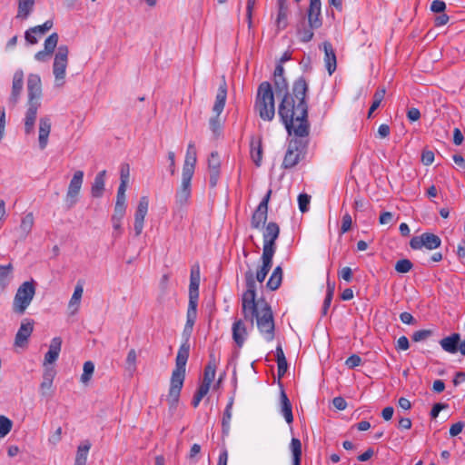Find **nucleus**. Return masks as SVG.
I'll use <instances>...</instances> for the list:
<instances>
[{"label": "nucleus", "instance_id": "obj_29", "mask_svg": "<svg viewBox=\"0 0 465 465\" xmlns=\"http://www.w3.org/2000/svg\"><path fill=\"white\" fill-rule=\"evenodd\" d=\"M280 411L288 424L292 423L293 414L292 403L287 394L285 393L284 390L282 389L281 390L280 393Z\"/></svg>", "mask_w": 465, "mask_h": 465}, {"label": "nucleus", "instance_id": "obj_33", "mask_svg": "<svg viewBox=\"0 0 465 465\" xmlns=\"http://www.w3.org/2000/svg\"><path fill=\"white\" fill-rule=\"evenodd\" d=\"M35 0H17V14L15 18L26 20L32 14Z\"/></svg>", "mask_w": 465, "mask_h": 465}, {"label": "nucleus", "instance_id": "obj_64", "mask_svg": "<svg viewBox=\"0 0 465 465\" xmlns=\"http://www.w3.org/2000/svg\"><path fill=\"white\" fill-rule=\"evenodd\" d=\"M450 20V16L444 13H440V15L435 17L434 25L435 26H442L445 25Z\"/></svg>", "mask_w": 465, "mask_h": 465}, {"label": "nucleus", "instance_id": "obj_34", "mask_svg": "<svg viewBox=\"0 0 465 465\" xmlns=\"http://www.w3.org/2000/svg\"><path fill=\"white\" fill-rule=\"evenodd\" d=\"M288 0H277L278 5V16H277V26L281 29H284L287 26V18L289 14Z\"/></svg>", "mask_w": 465, "mask_h": 465}, {"label": "nucleus", "instance_id": "obj_4", "mask_svg": "<svg viewBox=\"0 0 465 465\" xmlns=\"http://www.w3.org/2000/svg\"><path fill=\"white\" fill-rule=\"evenodd\" d=\"M27 110L25 117V132L26 134H32L35 128V123L37 116L38 108L41 105L40 98L42 96L41 78L38 74H30L27 77Z\"/></svg>", "mask_w": 465, "mask_h": 465}, {"label": "nucleus", "instance_id": "obj_45", "mask_svg": "<svg viewBox=\"0 0 465 465\" xmlns=\"http://www.w3.org/2000/svg\"><path fill=\"white\" fill-rule=\"evenodd\" d=\"M136 360H137V354L134 349H131L128 351L127 357H126V370L130 371L131 373L134 372L136 370Z\"/></svg>", "mask_w": 465, "mask_h": 465}, {"label": "nucleus", "instance_id": "obj_55", "mask_svg": "<svg viewBox=\"0 0 465 465\" xmlns=\"http://www.w3.org/2000/svg\"><path fill=\"white\" fill-rule=\"evenodd\" d=\"M361 363V359L360 356H358L356 354H352L345 361V364L349 369H353V368L359 366Z\"/></svg>", "mask_w": 465, "mask_h": 465}, {"label": "nucleus", "instance_id": "obj_48", "mask_svg": "<svg viewBox=\"0 0 465 465\" xmlns=\"http://www.w3.org/2000/svg\"><path fill=\"white\" fill-rule=\"evenodd\" d=\"M311 197L306 193H301L298 196L299 209L302 213H306L309 209Z\"/></svg>", "mask_w": 465, "mask_h": 465}, {"label": "nucleus", "instance_id": "obj_56", "mask_svg": "<svg viewBox=\"0 0 465 465\" xmlns=\"http://www.w3.org/2000/svg\"><path fill=\"white\" fill-rule=\"evenodd\" d=\"M126 211L125 204H116L114 206V212L112 216V219H123Z\"/></svg>", "mask_w": 465, "mask_h": 465}, {"label": "nucleus", "instance_id": "obj_59", "mask_svg": "<svg viewBox=\"0 0 465 465\" xmlns=\"http://www.w3.org/2000/svg\"><path fill=\"white\" fill-rule=\"evenodd\" d=\"M62 439V428L58 427L55 431L48 438V442L56 445Z\"/></svg>", "mask_w": 465, "mask_h": 465}, {"label": "nucleus", "instance_id": "obj_38", "mask_svg": "<svg viewBox=\"0 0 465 465\" xmlns=\"http://www.w3.org/2000/svg\"><path fill=\"white\" fill-rule=\"evenodd\" d=\"M233 405V399H230L223 415L222 430L223 435H228L230 432V423L232 420V410Z\"/></svg>", "mask_w": 465, "mask_h": 465}, {"label": "nucleus", "instance_id": "obj_25", "mask_svg": "<svg viewBox=\"0 0 465 465\" xmlns=\"http://www.w3.org/2000/svg\"><path fill=\"white\" fill-rule=\"evenodd\" d=\"M51 132V120L45 116L40 118L38 131V143L41 150L46 148L48 144V137Z\"/></svg>", "mask_w": 465, "mask_h": 465}, {"label": "nucleus", "instance_id": "obj_47", "mask_svg": "<svg viewBox=\"0 0 465 465\" xmlns=\"http://www.w3.org/2000/svg\"><path fill=\"white\" fill-rule=\"evenodd\" d=\"M315 28H312L310 25L309 27H304V28H302V29H298V35H299V38L302 42H304V43H307V42H310L314 34H313V30Z\"/></svg>", "mask_w": 465, "mask_h": 465}, {"label": "nucleus", "instance_id": "obj_63", "mask_svg": "<svg viewBox=\"0 0 465 465\" xmlns=\"http://www.w3.org/2000/svg\"><path fill=\"white\" fill-rule=\"evenodd\" d=\"M332 404L339 411H343L347 407L346 401L342 397H340V396L339 397H335L332 400Z\"/></svg>", "mask_w": 465, "mask_h": 465}, {"label": "nucleus", "instance_id": "obj_50", "mask_svg": "<svg viewBox=\"0 0 465 465\" xmlns=\"http://www.w3.org/2000/svg\"><path fill=\"white\" fill-rule=\"evenodd\" d=\"M430 9L433 13H444L446 10V4L442 0H434L431 2Z\"/></svg>", "mask_w": 465, "mask_h": 465}, {"label": "nucleus", "instance_id": "obj_7", "mask_svg": "<svg viewBox=\"0 0 465 465\" xmlns=\"http://www.w3.org/2000/svg\"><path fill=\"white\" fill-rule=\"evenodd\" d=\"M36 291L34 280L24 282L17 289L13 301V312L22 315L31 304Z\"/></svg>", "mask_w": 465, "mask_h": 465}, {"label": "nucleus", "instance_id": "obj_20", "mask_svg": "<svg viewBox=\"0 0 465 465\" xmlns=\"http://www.w3.org/2000/svg\"><path fill=\"white\" fill-rule=\"evenodd\" d=\"M221 160L217 152H213L208 158V170L210 175V186L215 187L217 185L220 176Z\"/></svg>", "mask_w": 465, "mask_h": 465}, {"label": "nucleus", "instance_id": "obj_53", "mask_svg": "<svg viewBox=\"0 0 465 465\" xmlns=\"http://www.w3.org/2000/svg\"><path fill=\"white\" fill-rule=\"evenodd\" d=\"M53 387V382L49 381L43 380L40 384V393L44 397H47L51 395V389Z\"/></svg>", "mask_w": 465, "mask_h": 465}, {"label": "nucleus", "instance_id": "obj_32", "mask_svg": "<svg viewBox=\"0 0 465 465\" xmlns=\"http://www.w3.org/2000/svg\"><path fill=\"white\" fill-rule=\"evenodd\" d=\"M106 171L103 170L99 172L94 177V183L91 187L92 196L94 198H100L104 191Z\"/></svg>", "mask_w": 465, "mask_h": 465}, {"label": "nucleus", "instance_id": "obj_61", "mask_svg": "<svg viewBox=\"0 0 465 465\" xmlns=\"http://www.w3.org/2000/svg\"><path fill=\"white\" fill-rule=\"evenodd\" d=\"M463 428H464V423L461 421L452 424L451 427L450 428V435L451 437H455V436L459 435L462 431Z\"/></svg>", "mask_w": 465, "mask_h": 465}, {"label": "nucleus", "instance_id": "obj_12", "mask_svg": "<svg viewBox=\"0 0 465 465\" xmlns=\"http://www.w3.org/2000/svg\"><path fill=\"white\" fill-rule=\"evenodd\" d=\"M440 238L430 232H424L419 236H414L410 242V246L414 250H420L425 247L428 250H434L440 246Z\"/></svg>", "mask_w": 465, "mask_h": 465}, {"label": "nucleus", "instance_id": "obj_23", "mask_svg": "<svg viewBox=\"0 0 465 465\" xmlns=\"http://www.w3.org/2000/svg\"><path fill=\"white\" fill-rule=\"evenodd\" d=\"M196 161V149L194 147V143L191 142L187 147L182 174L193 175Z\"/></svg>", "mask_w": 465, "mask_h": 465}, {"label": "nucleus", "instance_id": "obj_24", "mask_svg": "<svg viewBox=\"0 0 465 465\" xmlns=\"http://www.w3.org/2000/svg\"><path fill=\"white\" fill-rule=\"evenodd\" d=\"M262 136H252L250 141V154L254 164L259 167L262 161Z\"/></svg>", "mask_w": 465, "mask_h": 465}, {"label": "nucleus", "instance_id": "obj_18", "mask_svg": "<svg viewBox=\"0 0 465 465\" xmlns=\"http://www.w3.org/2000/svg\"><path fill=\"white\" fill-rule=\"evenodd\" d=\"M193 175L182 174L181 185L176 192L175 201L180 206H183L189 203L191 197V181Z\"/></svg>", "mask_w": 465, "mask_h": 465}, {"label": "nucleus", "instance_id": "obj_1", "mask_svg": "<svg viewBox=\"0 0 465 465\" xmlns=\"http://www.w3.org/2000/svg\"><path fill=\"white\" fill-rule=\"evenodd\" d=\"M273 257L262 254V264L254 276L249 270L244 273L246 291L242 297V312L246 321L253 324L256 322L260 333L267 341L274 339V320L270 305L262 301H255L256 282H262L272 266Z\"/></svg>", "mask_w": 465, "mask_h": 465}, {"label": "nucleus", "instance_id": "obj_22", "mask_svg": "<svg viewBox=\"0 0 465 465\" xmlns=\"http://www.w3.org/2000/svg\"><path fill=\"white\" fill-rule=\"evenodd\" d=\"M200 280H201L200 267L198 264H195L191 269L190 285H189V300L198 301Z\"/></svg>", "mask_w": 465, "mask_h": 465}, {"label": "nucleus", "instance_id": "obj_11", "mask_svg": "<svg viewBox=\"0 0 465 465\" xmlns=\"http://www.w3.org/2000/svg\"><path fill=\"white\" fill-rule=\"evenodd\" d=\"M272 190H269L267 193L264 195L255 211L253 212L251 218V226L253 229L260 230L262 229L268 216V204L271 198Z\"/></svg>", "mask_w": 465, "mask_h": 465}, {"label": "nucleus", "instance_id": "obj_39", "mask_svg": "<svg viewBox=\"0 0 465 465\" xmlns=\"http://www.w3.org/2000/svg\"><path fill=\"white\" fill-rule=\"evenodd\" d=\"M290 450L292 454V465H301L302 442L299 439L292 438L290 443Z\"/></svg>", "mask_w": 465, "mask_h": 465}, {"label": "nucleus", "instance_id": "obj_58", "mask_svg": "<svg viewBox=\"0 0 465 465\" xmlns=\"http://www.w3.org/2000/svg\"><path fill=\"white\" fill-rule=\"evenodd\" d=\"M338 276L347 282L352 280V271L350 267H343L338 273Z\"/></svg>", "mask_w": 465, "mask_h": 465}, {"label": "nucleus", "instance_id": "obj_5", "mask_svg": "<svg viewBox=\"0 0 465 465\" xmlns=\"http://www.w3.org/2000/svg\"><path fill=\"white\" fill-rule=\"evenodd\" d=\"M254 110L263 121H272L275 115L274 95L269 82H262L257 90Z\"/></svg>", "mask_w": 465, "mask_h": 465}, {"label": "nucleus", "instance_id": "obj_42", "mask_svg": "<svg viewBox=\"0 0 465 465\" xmlns=\"http://www.w3.org/2000/svg\"><path fill=\"white\" fill-rule=\"evenodd\" d=\"M94 372V364L91 361H87L84 363L83 373L81 375V381L84 384H87Z\"/></svg>", "mask_w": 465, "mask_h": 465}, {"label": "nucleus", "instance_id": "obj_28", "mask_svg": "<svg viewBox=\"0 0 465 465\" xmlns=\"http://www.w3.org/2000/svg\"><path fill=\"white\" fill-rule=\"evenodd\" d=\"M232 339L236 345L241 348L244 344L247 338V330L245 324L242 320H237L232 324Z\"/></svg>", "mask_w": 465, "mask_h": 465}, {"label": "nucleus", "instance_id": "obj_13", "mask_svg": "<svg viewBox=\"0 0 465 465\" xmlns=\"http://www.w3.org/2000/svg\"><path fill=\"white\" fill-rule=\"evenodd\" d=\"M84 172L76 171L70 181L68 190L66 193L65 203L67 204L68 209L72 208L76 203L77 196L82 188Z\"/></svg>", "mask_w": 465, "mask_h": 465}, {"label": "nucleus", "instance_id": "obj_62", "mask_svg": "<svg viewBox=\"0 0 465 465\" xmlns=\"http://www.w3.org/2000/svg\"><path fill=\"white\" fill-rule=\"evenodd\" d=\"M409 347H410V342L406 336H401L398 339L397 344H396L397 350L406 351L409 349Z\"/></svg>", "mask_w": 465, "mask_h": 465}, {"label": "nucleus", "instance_id": "obj_37", "mask_svg": "<svg viewBox=\"0 0 465 465\" xmlns=\"http://www.w3.org/2000/svg\"><path fill=\"white\" fill-rule=\"evenodd\" d=\"M83 292H84L83 282L79 281L74 287V293H73V295L69 301V304H68L69 309H73V312H75L78 310L80 302H81V299L83 296Z\"/></svg>", "mask_w": 465, "mask_h": 465}, {"label": "nucleus", "instance_id": "obj_52", "mask_svg": "<svg viewBox=\"0 0 465 465\" xmlns=\"http://www.w3.org/2000/svg\"><path fill=\"white\" fill-rule=\"evenodd\" d=\"M12 271V263H9L7 265H0V284H3L5 282V279L11 273Z\"/></svg>", "mask_w": 465, "mask_h": 465}, {"label": "nucleus", "instance_id": "obj_36", "mask_svg": "<svg viewBox=\"0 0 465 465\" xmlns=\"http://www.w3.org/2000/svg\"><path fill=\"white\" fill-rule=\"evenodd\" d=\"M217 368V361L213 353L210 354V360L205 366L203 381L212 384L214 380Z\"/></svg>", "mask_w": 465, "mask_h": 465}, {"label": "nucleus", "instance_id": "obj_57", "mask_svg": "<svg viewBox=\"0 0 465 465\" xmlns=\"http://www.w3.org/2000/svg\"><path fill=\"white\" fill-rule=\"evenodd\" d=\"M434 161V153L430 150H424L421 153V162L425 165H430Z\"/></svg>", "mask_w": 465, "mask_h": 465}, {"label": "nucleus", "instance_id": "obj_3", "mask_svg": "<svg viewBox=\"0 0 465 465\" xmlns=\"http://www.w3.org/2000/svg\"><path fill=\"white\" fill-rule=\"evenodd\" d=\"M197 305L198 301L189 300L186 323L183 332L184 341L182 342L176 355L175 368L172 372L170 388L166 398L171 411H174L177 408L181 391L183 386L186 363L190 353L189 337L193 331V328L197 318Z\"/></svg>", "mask_w": 465, "mask_h": 465}, {"label": "nucleus", "instance_id": "obj_10", "mask_svg": "<svg viewBox=\"0 0 465 465\" xmlns=\"http://www.w3.org/2000/svg\"><path fill=\"white\" fill-rule=\"evenodd\" d=\"M280 235V227L279 225L274 223L271 222L269 223L264 229L262 237H263V248H262V254L268 255V256H274V253L276 252V240L278 239Z\"/></svg>", "mask_w": 465, "mask_h": 465}, {"label": "nucleus", "instance_id": "obj_21", "mask_svg": "<svg viewBox=\"0 0 465 465\" xmlns=\"http://www.w3.org/2000/svg\"><path fill=\"white\" fill-rule=\"evenodd\" d=\"M460 334L454 332L450 336L444 337L440 341V345L443 351L448 353L455 354L460 352Z\"/></svg>", "mask_w": 465, "mask_h": 465}, {"label": "nucleus", "instance_id": "obj_26", "mask_svg": "<svg viewBox=\"0 0 465 465\" xmlns=\"http://www.w3.org/2000/svg\"><path fill=\"white\" fill-rule=\"evenodd\" d=\"M322 4L310 2L307 16L308 23L312 28H320L322 25L321 17Z\"/></svg>", "mask_w": 465, "mask_h": 465}, {"label": "nucleus", "instance_id": "obj_14", "mask_svg": "<svg viewBox=\"0 0 465 465\" xmlns=\"http://www.w3.org/2000/svg\"><path fill=\"white\" fill-rule=\"evenodd\" d=\"M35 322L31 319H24L21 325L15 334V346L20 348H26L28 344V339L33 333Z\"/></svg>", "mask_w": 465, "mask_h": 465}, {"label": "nucleus", "instance_id": "obj_19", "mask_svg": "<svg viewBox=\"0 0 465 465\" xmlns=\"http://www.w3.org/2000/svg\"><path fill=\"white\" fill-rule=\"evenodd\" d=\"M59 40V35L57 33L51 34L45 40V49L42 51L37 52L35 54V60L39 62H45L49 56L54 53Z\"/></svg>", "mask_w": 465, "mask_h": 465}, {"label": "nucleus", "instance_id": "obj_2", "mask_svg": "<svg viewBox=\"0 0 465 465\" xmlns=\"http://www.w3.org/2000/svg\"><path fill=\"white\" fill-rule=\"evenodd\" d=\"M308 89L305 78L299 77L294 81L291 94H285L279 104L278 114L289 134L309 136L310 123L306 102Z\"/></svg>", "mask_w": 465, "mask_h": 465}, {"label": "nucleus", "instance_id": "obj_17", "mask_svg": "<svg viewBox=\"0 0 465 465\" xmlns=\"http://www.w3.org/2000/svg\"><path fill=\"white\" fill-rule=\"evenodd\" d=\"M24 89V72L19 69L16 70L13 75L12 90L8 98V104L14 107L18 103L21 94Z\"/></svg>", "mask_w": 465, "mask_h": 465}, {"label": "nucleus", "instance_id": "obj_49", "mask_svg": "<svg viewBox=\"0 0 465 465\" xmlns=\"http://www.w3.org/2000/svg\"><path fill=\"white\" fill-rule=\"evenodd\" d=\"M432 331L430 330H420L412 334V340L416 342L422 341L430 337Z\"/></svg>", "mask_w": 465, "mask_h": 465}, {"label": "nucleus", "instance_id": "obj_27", "mask_svg": "<svg viewBox=\"0 0 465 465\" xmlns=\"http://www.w3.org/2000/svg\"><path fill=\"white\" fill-rule=\"evenodd\" d=\"M62 348V339L60 337H54L52 339L49 350L45 355L44 366L54 363L59 357Z\"/></svg>", "mask_w": 465, "mask_h": 465}, {"label": "nucleus", "instance_id": "obj_6", "mask_svg": "<svg viewBox=\"0 0 465 465\" xmlns=\"http://www.w3.org/2000/svg\"><path fill=\"white\" fill-rule=\"evenodd\" d=\"M307 147V137L295 136V138L291 139L282 161V167L284 169H291L298 164L299 162L304 158Z\"/></svg>", "mask_w": 465, "mask_h": 465}, {"label": "nucleus", "instance_id": "obj_43", "mask_svg": "<svg viewBox=\"0 0 465 465\" xmlns=\"http://www.w3.org/2000/svg\"><path fill=\"white\" fill-rule=\"evenodd\" d=\"M385 93H386V91L384 88L378 89L375 92V94L373 95L372 104L368 112V117H371V114H373V112L381 105V103L384 99Z\"/></svg>", "mask_w": 465, "mask_h": 465}, {"label": "nucleus", "instance_id": "obj_9", "mask_svg": "<svg viewBox=\"0 0 465 465\" xmlns=\"http://www.w3.org/2000/svg\"><path fill=\"white\" fill-rule=\"evenodd\" d=\"M68 54L69 49L67 45H62L57 48L53 64V73L57 85L64 84L65 70L68 64Z\"/></svg>", "mask_w": 465, "mask_h": 465}, {"label": "nucleus", "instance_id": "obj_30", "mask_svg": "<svg viewBox=\"0 0 465 465\" xmlns=\"http://www.w3.org/2000/svg\"><path fill=\"white\" fill-rule=\"evenodd\" d=\"M35 223L33 213H26L21 220V223L17 228L18 238L22 241L30 234Z\"/></svg>", "mask_w": 465, "mask_h": 465}, {"label": "nucleus", "instance_id": "obj_15", "mask_svg": "<svg viewBox=\"0 0 465 465\" xmlns=\"http://www.w3.org/2000/svg\"><path fill=\"white\" fill-rule=\"evenodd\" d=\"M149 207V200L146 196H143L139 200L137 209L134 213V230L135 236H139L143 229L144 218L147 214Z\"/></svg>", "mask_w": 465, "mask_h": 465}, {"label": "nucleus", "instance_id": "obj_35", "mask_svg": "<svg viewBox=\"0 0 465 465\" xmlns=\"http://www.w3.org/2000/svg\"><path fill=\"white\" fill-rule=\"evenodd\" d=\"M282 274L283 272L282 266L278 265L275 267L266 283V287L271 291H276L281 286L282 282Z\"/></svg>", "mask_w": 465, "mask_h": 465}, {"label": "nucleus", "instance_id": "obj_51", "mask_svg": "<svg viewBox=\"0 0 465 465\" xmlns=\"http://www.w3.org/2000/svg\"><path fill=\"white\" fill-rule=\"evenodd\" d=\"M352 224L351 216L349 213H345L341 219V233H345L351 230Z\"/></svg>", "mask_w": 465, "mask_h": 465}, {"label": "nucleus", "instance_id": "obj_8", "mask_svg": "<svg viewBox=\"0 0 465 465\" xmlns=\"http://www.w3.org/2000/svg\"><path fill=\"white\" fill-rule=\"evenodd\" d=\"M227 97V86L225 82L220 85L216 97L215 103L213 107V111L215 116L211 117L209 120L210 129L215 138L222 135L223 133V121L220 118L221 113L223 111Z\"/></svg>", "mask_w": 465, "mask_h": 465}, {"label": "nucleus", "instance_id": "obj_31", "mask_svg": "<svg viewBox=\"0 0 465 465\" xmlns=\"http://www.w3.org/2000/svg\"><path fill=\"white\" fill-rule=\"evenodd\" d=\"M325 66L330 74L336 70V55L332 45L329 42L323 43Z\"/></svg>", "mask_w": 465, "mask_h": 465}, {"label": "nucleus", "instance_id": "obj_46", "mask_svg": "<svg viewBox=\"0 0 465 465\" xmlns=\"http://www.w3.org/2000/svg\"><path fill=\"white\" fill-rule=\"evenodd\" d=\"M412 267L413 264L409 259H401L395 263V271L400 273H407Z\"/></svg>", "mask_w": 465, "mask_h": 465}, {"label": "nucleus", "instance_id": "obj_44", "mask_svg": "<svg viewBox=\"0 0 465 465\" xmlns=\"http://www.w3.org/2000/svg\"><path fill=\"white\" fill-rule=\"evenodd\" d=\"M13 421L4 416L0 415V438L5 437L12 430Z\"/></svg>", "mask_w": 465, "mask_h": 465}, {"label": "nucleus", "instance_id": "obj_16", "mask_svg": "<svg viewBox=\"0 0 465 465\" xmlns=\"http://www.w3.org/2000/svg\"><path fill=\"white\" fill-rule=\"evenodd\" d=\"M54 26L53 20H46L43 25L30 27L25 33V39L30 45L38 43V38L44 36Z\"/></svg>", "mask_w": 465, "mask_h": 465}, {"label": "nucleus", "instance_id": "obj_40", "mask_svg": "<svg viewBox=\"0 0 465 465\" xmlns=\"http://www.w3.org/2000/svg\"><path fill=\"white\" fill-rule=\"evenodd\" d=\"M90 448L91 443L88 440L78 447L74 465H85Z\"/></svg>", "mask_w": 465, "mask_h": 465}, {"label": "nucleus", "instance_id": "obj_41", "mask_svg": "<svg viewBox=\"0 0 465 465\" xmlns=\"http://www.w3.org/2000/svg\"><path fill=\"white\" fill-rule=\"evenodd\" d=\"M273 84L276 94L285 95V94H291L288 92V83L284 77H273Z\"/></svg>", "mask_w": 465, "mask_h": 465}, {"label": "nucleus", "instance_id": "obj_54", "mask_svg": "<svg viewBox=\"0 0 465 465\" xmlns=\"http://www.w3.org/2000/svg\"><path fill=\"white\" fill-rule=\"evenodd\" d=\"M129 177H130V166L128 163H124L121 165V171H120L121 183H128Z\"/></svg>", "mask_w": 465, "mask_h": 465}, {"label": "nucleus", "instance_id": "obj_60", "mask_svg": "<svg viewBox=\"0 0 465 465\" xmlns=\"http://www.w3.org/2000/svg\"><path fill=\"white\" fill-rule=\"evenodd\" d=\"M277 365H278V370H277L278 378L282 379L285 375V373L287 372V370H288L287 361L286 360L278 361Z\"/></svg>", "mask_w": 465, "mask_h": 465}]
</instances>
